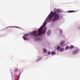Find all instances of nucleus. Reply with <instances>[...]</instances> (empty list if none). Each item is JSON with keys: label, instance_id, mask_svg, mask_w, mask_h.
I'll return each instance as SVG.
<instances>
[{"label": "nucleus", "instance_id": "nucleus-8", "mask_svg": "<svg viewBox=\"0 0 80 80\" xmlns=\"http://www.w3.org/2000/svg\"><path fill=\"white\" fill-rule=\"evenodd\" d=\"M23 39L25 40H27V38H25V37L23 36Z\"/></svg>", "mask_w": 80, "mask_h": 80}, {"label": "nucleus", "instance_id": "nucleus-6", "mask_svg": "<svg viewBox=\"0 0 80 80\" xmlns=\"http://www.w3.org/2000/svg\"><path fill=\"white\" fill-rule=\"evenodd\" d=\"M56 52L54 51L52 52H51V54L52 55H55Z\"/></svg>", "mask_w": 80, "mask_h": 80}, {"label": "nucleus", "instance_id": "nucleus-18", "mask_svg": "<svg viewBox=\"0 0 80 80\" xmlns=\"http://www.w3.org/2000/svg\"><path fill=\"white\" fill-rule=\"evenodd\" d=\"M40 58V60H41V59H42V58Z\"/></svg>", "mask_w": 80, "mask_h": 80}, {"label": "nucleus", "instance_id": "nucleus-5", "mask_svg": "<svg viewBox=\"0 0 80 80\" xmlns=\"http://www.w3.org/2000/svg\"><path fill=\"white\" fill-rule=\"evenodd\" d=\"M77 11H68V13H72V12H76Z\"/></svg>", "mask_w": 80, "mask_h": 80}, {"label": "nucleus", "instance_id": "nucleus-9", "mask_svg": "<svg viewBox=\"0 0 80 80\" xmlns=\"http://www.w3.org/2000/svg\"><path fill=\"white\" fill-rule=\"evenodd\" d=\"M43 51L44 53H46V52H47V50L45 48L43 49Z\"/></svg>", "mask_w": 80, "mask_h": 80}, {"label": "nucleus", "instance_id": "nucleus-19", "mask_svg": "<svg viewBox=\"0 0 80 80\" xmlns=\"http://www.w3.org/2000/svg\"><path fill=\"white\" fill-rule=\"evenodd\" d=\"M37 62H38V61H37Z\"/></svg>", "mask_w": 80, "mask_h": 80}, {"label": "nucleus", "instance_id": "nucleus-13", "mask_svg": "<svg viewBox=\"0 0 80 80\" xmlns=\"http://www.w3.org/2000/svg\"><path fill=\"white\" fill-rule=\"evenodd\" d=\"M69 48V47L68 46H67L66 47V50H67V49H68Z\"/></svg>", "mask_w": 80, "mask_h": 80}, {"label": "nucleus", "instance_id": "nucleus-14", "mask_svg": "<svg viewBox=\"0 0 80 80\" xmlns=\"http://www.w3.org/2000/svg\"><path fill=\"white\" fill-rule=\"evenodd\" d=\"M20 75H18V80H19V79H20Z\"/></svg>", "mask_w": 80, "mask_h": 80}, {"label": "nucleus", "instance_id": "nucleus-7", "mask_svg": "<svg viewBox=\"0 0 80 80\" xmlns=\"http://www.w3.org/2000/svg\"><path fill=\"white\" fill-rule=\"evenodd\" d=\"M64 48H61L60 50V52H63V51H64Z\"/></svg>", "mask_w": 80, "mask_h": 80}, {"label": "nucleus", "instance_id": "nucleus-1", "mask_svg": "<svg viewBox=\"0 0 80 80\" xmlns=\"http://www.w3.org/2000/svg\"><path fill=\"white\" fill-rule=\"evenodd\" d=\"M54 12L51 11L48 18L46 19L45 22H44L42 26H41L40 28L38 31V34H37V31H33V32L31 33V35H32L35 36V37H37V38L34 39L36 41H40L39 40L42 39L40 38H38L37 37L38 36H40L41 35H42V33H45L46 31V27H45L46 25V23H48L50 22L51 18L52 17H53V18L52 19V21L53 22H56L57 20L60 19V17H59V14H57V13H58L59 12V10L57 9H54Z\"/></svg>", "mask_w": 80, "mask_h": 80}, {"label": "nucleus", "instance_id": "nucleus-3", "mask_svg": "<svg viewBox=\"0 0 80 80\" xmlns=\"http://www.w3.org/2000/svg\"><path fill=\"white\" fill-rule=\"evenodd\" d=\"M65 43V42L63 41H62L60 43L61 45H63Z\"/></svg>", "mask_w": 80, "mask_h": 80}, {"label": "nucleus", "instance_id": "nucleus-17", "mask_svg": "<svg viewBox=\"0 0 80 80\" xmlns=\"http://www.w3.org/2000/svg\"><path fill=\"white\" fill-rule=\"evenodd\" d=\"M17 69H15V72H17Z\"/></svg>", "mask_w": 80, "mask_h": 80}, {"label": "nucleus", "instance_id": "nucleus-2", "mask_svg": "<svg viewBox=\"0 0 80 80\" xmlns=\"http://www.w3.org/2000/svg\"><path fill=\"white\" fill-rule=\"evenodd\" d=\"M79 52V50L78 49H76L73 51L72 53L73 55H76Z\"/></svg>", "mask_w": 80, "mask_h": 80}, {"label": "nucleus", "instance_id": "nucleus-4", "mask_svg": "<svg viewBox=\"0 0 80 80\" xmlns=\"http://www.w3.org/2000/svg\"><path fill=\"white\" fill-rule=\"evenodd\" d=\"M47 34L48 35H50L51 34V31L50 30L48 31Z\"/></svg>", "mask_w": 80, "mask_h": 80}, {"label": "nucleus", "instance_id": "nucleus-15", "mask_svg": "<svg viewBox=\"0 0 80 80\" xmlns=\"http://www.w3.org/2000/svg\"><path fill=\"white\" fill-rule=\"evenodd\" d=\"M51 53V52H48V55H50V54Z\"/></svg>", "mask_w": 80, "mask_h": 80}, {"label": "nucleus", "instance_id": "nucleus-10", "mask_svg": "<svg viewBox=\"0 0 80 80\" xmlns=\"http://www.w3.org/2000/svg\"><path fill=\"white\" fill-rule=\"evenodd\" d=\"M74 48V47H73V45L71 46L70 47V49H72V48Z\"/></svg>", "mask_w": 80, "mask_h": 80}, {"label": "nucleus", "instance_id": "nucleus-12", "mask_svg": "<svg viewBox=\"0 0 80 80\" xmlns=\"http://www.w3.org/2000/svg\"><path fill=\"white\" fill-rule=\"evenodd\" d=\"M28 34H25L24 35V36H25V37H27V36H28Z\"/></svg>", "mask_w": 80, "mask_h": 80}, {"label": "nucleus", "instance_id": "nucleus-11", "mask_svg": "<svg viewBox=\"0 0 80 80\" xmlns=\"http://www.w3.org/2000/svg\"><path fill=\"white\" fill-rule=\"evenodd\" d=\"M60 47L58 46L57 48V50H60Z\"/></svg>", "mask_w": 80, "mask_h": 80}, {"label": "nucleus", "instance_id": "nucleus-16", "mask_svg": "<svg viewBox=\"0 0 80 80\" xmlns=\"http://www.w3.org/2000/svg\"><path fill=\"white\" fill-rule=\"evenodd\" d=\"M60 33H62V30H60Z\"/></svg>", "mask_w": 80, "mask_h": 80}]
</instances>
